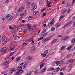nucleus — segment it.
Wrapping results in <instances>:
<instances>
[{"mask_svg": "<svg viewBox=\"0 0 75 75\" xmlns=\"http://www.w3.org/2000/svg\"><path fill=\"white\" fill-rule=\"evenodd\" d=\"M65 46H62L60 49V50H64V49H65Z\"/></svg>", "mask_w": 75, "mask_h": 75, "instance_id": "c9c22d12", "label": "nucleus"}, {"mask_svg": "<svg viewBox=\"0 0 75 75\" xmlns=\"http://www.w3.org/2000/svg\"><path fill=\"white\" fill-rule=\"evenodd\" d=\"M30 41H33V38H30V39H29Z\"/></svg>", "mask_w": 75, "mask_h": 75, "instance_id": "e2e57ef3", "label": "nucleus"}, {"mask_svg": "<svg viewBox=\"0 0 75 75\" xmlns=\"http://www.w3.org/2000/svg\"><path fill=\"white\" fill-rule=\"evenodd\" d=\"M74 61H75V59H71L70 60H69L67 61V63H66L67 64H69L70 63H72Z\"/></svg>", "mask_w": 75, "mask_h": 75, "instance_id": "20e7f679", "label": "nucleus"}, {"mask_svg": "<svg viewBox=\"0 0 75 75\" xmlns=\"http://www.w3.org/2000/svg\"><path fill=\"white\" fill-rule=\"evenodd\" d=\"M65 17L64 16H63L61 17L60 18L59 20V21H60V20H61L62 19V18H63L64 17Z\"/></svg>", "mask_w": 75, "mask_h": 75, "instance_id": "393cba45", "label": "nucleus"}, {"mask_svg": "<svg viewBox=\"0 0 75 75\" xmlns=\"http://www.w3.org/2000/svg\"><path fill=\"white\" fill-rule=\"evenodd\" d=\"M41 55L43 57H45L47 56V54L45 53H42L41 54Z\"/></svg>", "mask_w": 75, "mask_h": 75, "instance_id": "aec40b11", "label": "nucleus"}, {"mask_svg": "<svg viewBox=\"0 0 75 75\" xmlns=\"http://www.w3.org/2000/svg\"><path fill=\"white\" fill-rule=\"evenodd\" d=\"M46 9V8H43L41 9V10H40V13H42V12H43V11H44Z\"/></svg>", "mask_w": 75, "mask_h": 75, "instance_id": "412c9836", "label": "nucleus"}, {"mask_svg": "<svg viewBox=\"0 0 75 75\" xmlns=\"http://www.w3.org/2000/svg\"><path fill=\"white\" fill-rule=\"evenodd\" d=\"M22 68H23V67L22 66H18L17 68L18 71H20V70H21V69H22Z\"/></svg>", "mask_w": 75, "mask_h": 75, "instance_id": "f8f14e48", "label": "nucleus"}, {"mask_svg": "<svg viewBox=\"0 0 75 75\" xmlns=\"http://www.w3.org/2000/svg\"><path fill=\"white\" fill-rule=\"evenodd\" d=\"M70 9H69L67 11V13H69V11H70Z\"/></svg>", "mask_w": 75, "mask_h": 75, "instance_id": "0e129e2a", "label": "nucleus"}, {"mask_svg": "<svg viewBox=\"0 0 75 75\" xmlns=\"http://www.w3.org/2000/svg\"><path fill=\"white\" fill-rule=\"evenodd\" d=\"M45 15H46V13H43L42 16H43V17H44V16H45Z\"/></svg>", "mask_w": 75, "mask_h": 75, "instance_id": "13d9d810", "label": "nucleus"}, {"mask_svg": "<svg viewBox=\"0 0 75 75\" xmlns=\"http://www.w3.org/2000/svg\"><path fill=\"white\" fill-rule=\"evenodd\" d=\"M33 50L34 51L35 50V46H33L31 48V49Z\"/></svg>", "mask_w": 75, "mask_h": 75, "instance_id": "4c0bfd02", "label": "nucleus"}, {"mask_svg": "<svg viewBox=\"0 0 75 75\" xmlns=\"http://www.w3.org/2000/svg\"><path fill=\"white\" fill-rule=\"evenodd\" d=\"M58 41V39H55L52 41V44H54V43H55L56 42Z\"/></svg>", "mask_w": 75, "mask_h": 75, "instance_id": "2eb2a0df", "label": "nucleus"}, {"mask_svg": "<svg viewBox=\"0 0 75 75\" xmlns=\"http://www.w3.org/2000/svg\"><path fill=\"white\" fill-rule=\"evenodd\" d=\"M54 30L55 28H54V27H53L51 29V31H54Z\"/></svg>", "mask_w": 75, "mask_h": 75, "instance_id": "58836bf2", "label": "nucleus"}, {"mask_svg": "<svg viewBox=\"0 0 75 75\" xmlns=\"http://www.w3.org/2000/svg\"><path fill=\"white\" fill-rule=\"evenodd\" d=\"M65 69H66V68L63 67L61 69L60 71H64V70H65Z\"/></svg>", "mask_w": 75, "mask_h": 75, "instance_id": "c756f323", "label": "nucleus"}, {"mask_svg": "<svg viewBox=\"0 0 75 75\" xmlns=\"http://www.w3.org/2000/svg\"><path fill=\"white\" fill-rule=\"evenodd\" d=\"M71 6V4H69V3H68L67 5V7H69V6Z\"/></svg>", "mask_w": 75, "mask_h": 75, "instance_id": "c03bdc74", "label": "nucleus"}, {"mask_svg": "<svg viewBox=\"0 0 75 75\" xmlns=\"http://www.w3.org/2000/svg\"><path fill=\"white\" fill-rule=\"evenodd\" d=\"M16 36H17V35L16 33H14L13 34V37L16 38Z\"/></svg>", "mask_w": 75, "mask_h": 75, "instance_id": "a878e982", "label": "nucleus"}, {"mask_svg": "<svg viewBox=\"0 0 75 75\" xmlns=\"http://www.w3.org/2000/svg\"><path fill=\"white\" fill-rule=\"evenodd\" d=\"M16 71V68L14 67H13V68H12L10 70V72L11 73H13L14 72Z\"/></svg>", "mask_w": 75, "mask_h": 75, "instance_id": "0eeeda50", "label": "nucleus"}, {"mask_svg": "<svg viewBox=\"0 0 75 75\" xmlns=\"http://www.w3.org/2000/svg\"><path fill=\"white\" fill-rule=\"evenodd\" d=\"M37 8V6H34L33 7V8H34L35 10V9H36V8Z\"/></svg>", "mask_w": 75, "mask_h": 75, "instance_id": "864d4df0", "label": "nucleus"}, {"mask_svg": "<svg viewBox=\"0 0 75 75\" xmlns=\"http://www.w3.org/2000/svg\"><path fill=\"white\" fill-rule=\"evenodd\" d=\"M50 2V1H48V0H46L45 1V3H47V4H48V3H49Z\"/></svg>", "mask_w": 75, "mask_h": 75, "instance_id": "8fccbe9b", "label": "nucleus"}, {"mask_svg": "<svg viewBox=\"0 0 75 75\" xmlns=\"http://www.w3.org/2000/svg\"><path fill=\"white\" fill-rule=\"evenodd\" d=\"M26 59H28V60H31L33 58L30 57H28L26 58Z\"/></svg>", "mask_w": 75, "mask_h": 75, "instance_id": "ddd939ff", "label": "nucleus"}, {"mask_svg": "<svg viewBox=\"0 0 75 75\" xmlns=\"http://www.w3.org/2000/svg\"><path fill=\"white\" fill-rule=\"evenodd\" d=\"M23 10L24 7L21 6L18 10V13H20V12H21L22 11H23Z\"/></svg>", "mask_w": 75, "mask_h": 75, "instance_id": "f03ea898", "label": "nucleus"}, {"mask_svg": "<svg viewBox=\"0 0 75 75\" xmlns=\"http://www.w3.org/2000/svg\"><path fill=\"white\" fill-rule=\"evenodd\" d=\"M45 65V63H42V62H41L40 63L39 65H40V69H41V68H42V67L44 66Z\"/></svg>", "mask_w": 75, "mask_h": 75, "instance_id": "39448f33", "label": "nucleus"}, {"mask_svg": "<svg viewBox=\"0 0 75 75\" xmlns=\"http://www.w3.org/2000/svg\"><path fill=\"white\" fill-rule=\"evenodd\" d=\"M10 57H11V55L8 56L5 59L6 60V59H8V58H9Z\"/></svg>", "mask_w": 75, "mask_h": 75, "instance_id": "3c124183", "label": "nucleus"}, {"mask_svg": "<svg viewBox=\"0 0 75 75\" xmlns=\"http://www.w3.org/2000/svg\"><path fill=\"white\" fill-rule=\"evenodd\" d=\"M53 23H54V22H51L48 25V27H50V26H51V25H52V24H53Z\"/></svg>", "mask_w": 75, "mask_h": 75, "instance_id": "c85d7f7f", "label": "nucleus"}, {"mask_svg": "<svg viewBox=\"0 0 75 75\" xmlns=\"http://www.w3.org/2000/svg\"><path fill=\"white\" fill-rule=\"evenodd\" d=\"M31 75V72H30L26 74L25 75Z\"/></svg>", "mask_w": 75, "mask_h": 75, "instance_id": "09e8293b", "label": "nucleus"}, {"mask_svg": "<svg viewBox=\"0 0 75 75\" xmlns=\"http://www.w3.org/2000/svg\"><path fill=\"white\" fill-rule=\"evenodd\" d=\"M59 69H60V68L59 67H58L55 69L54 70V72H58V71H59Z\"/></svg>", "mask_w": 75, "mask_h": 75, "instance_id": "9d476101", "label": "nucleus"}, {"mask_svg": "<svg viewBox=\"0 0 75 75\" xmlns=\"http://www.w3.org/2000/svg\"><path fill=\"white\" fill-rule=\"evenodd\" d=\"M17 31H18L19 32H22V31H23V29L20 28H17Z\"/></svg>", "mask_w": 75, "mask_h": 75, "instance_id": "1a4fd4ad", "label": "nucleus"}, {"mask_svg": "<svg viewBox=\"0 0 75 75\" xmlns=\"http://www.w3.org/2000/svg\"><path fill=\"white\" fill-rule=\"evenodd\" d=\"M71 48H72V46H69L67 48V50H71Z\"/></svg>", "mask_w": 75, "mask_h": 75, "instance_id": "6ab92c4d", "label": "nucleus"}, {"mask_svg": "<svg viewBox=\"0 0 75 75\" xmlns=\"http://www.w3.org/2000/svg\"><path fill=\"white\" fill-rule=\"evenodd\" d=\"M20 59H21V57H18L16 59V61H19Z\"/></svg>", "mask_w": 75, "mask_h": 75, "instance_id": "b1692460", "label": "nucleus"}, {"mask_svg": "<svg viewBox=\"0 0 75 75\" xmlns=\"http://www.w3.org/2000/svg\"><path fill=\"white\" fill-rule=\"evenodd\" d=\"M69 38V36H66L64 38V40L65 41H66L67 40H68V39Z\"/></svg>", "mask_w": 75, "mask_h": 75, "instance_id": "a211bd4d", "label": "nucleus"}, {"mask_svg": "<svg viewBox=\"0 0 75 75\" xmlns=\"http://www.w3.org/2000/svg\"><path fill=\"white\" fill-rule=\"evenodd\" d=\"M71 42L72 44H74L75 42V39H74L72 40H71Z\"/></svg>", "mask_w": 75, "mask_h": 75, "instance_id": "72a5a7b5", "label": "nucleus"}, {"mask_svg": "<svg viewBox=\"0 0 75 75\" xmlns=\"http://www.w3.org/2000/svg\"><path fill=\"white\" fill-rule=\"evenodd\" d=\"M27 43H23V45H27Z\"/></svg>", "mask_w": 75, "mask_h": 75, "instance_id": "338daca9", "label": "nucleus"}, {"mask_svg": "<svg viewBox=\"0 0 75 75\" xmlns=\"http://www.w3.org/2000/svg\"><path fill=\"white\" fill-rule=\"evenodd\" d=\"M20 74V73L19 71L18 70V71H17V72L16 73V75H19V74Z\"/></svg>", "mask_w": 75, "mask_h": 75, "instance_id": "f704fd0d", "label": "nucleus"}, {"mask_svg": "<svg viewBox=\"0 0 75 75\" xmlns=\"http://www.w3.org/2000/svg\"><path fill=\"white\" fill-rule=\"evenodd\" d=\"M19 71V73H20V74H21V73H23V70H21Z\"/></svg>", "mask_w": 75, "mask_h": 75, "instance_id": "79ce46f5", "label": "nucleus"}, {"mask_svg": "<svg viewBox=\"0 0 75 75\" xmlns=\"http://www.w3.org/2000/svg\"><path fill=\"white\" fill-rule=\"evenodd\" d=\"M38 13V11H37L35 13H34L33 14V16H35V15H36V14H37V13Z\"/></svg>", "mask_w": 75, "mask_h": 75, "instance_id": "473e14b6", "label": "nucleus"}, {"mask_svg": "<svg viewBox=\"0 0 75 75\" xmlns=\"http://www.w3.org/2000/svg\"><path fill=\"white\" fill-rule=\"evenodd\" d=\"M60 64H61V65H62V64H64V62L63 61H61L60 62Z\"/></svg>", "mask_w": 75, "mask_h": 75, "instance_id": "49530a36", "label": "nucleus"}, {"mask_svg": "<svg viewBox=\"0 0 75 75\" xmlns=\"http://www.w3.org/2000/svg\"><path fill=\"white\" fill-rule=\"evenodd\" d=\"M13 54H14V52H13L11 53L10 55H11V56H12V55H13Z\"/></svg>", "mask_w": 75, "mask_h": 75, "instance_id": "de8ad7c7", "label": "nucleus"}, {"mask_svg": "<svg viewBox=\"0 0 75 75\" xmlns=\"http://www.w3.org/2000/svg\"><path fill=\"white\" fill-rule=\"evenodd\" d=\"M9 64V62H8V61L5 62L3 63V64H4V65H7V64Z\"/></svg>", "mask_w": 75, "mask_h": 75, "instance_id": "f3484780", "label": "nucleus"}, {"mask_svg": "<svg viewBox=\"0 0 75 75\" xmlns=\"http://www.w3.org/2000/svg\"><path fill=\"white\" fill-rule=\"evenodd\" d=\"M51 3H50L47 5V6H48V7H51Z\"/></svg>", "mask_w": 75, "mask_h": 75, "instance_id": "cd10ccee", "label": "nucleus"}, {"mask_svg": "<svg viewBox=\"0 0 75 75\" xmlns=\"http://www.w3.org/2000/svg\"><path fill=\"white\" fill-rule=\"evenodd\" d=\"M9 1H10V0H6L5 1V3H8V2H9Z\"/></svg>", "mask_w": 75, "mask_h": 75, "instance_id": "a18cd8bd", "label": "nucleus"}, {"mask_svg": "<svg viewBox=\"0 0 75 75\" xmlns=\"http://www.w3.org/2000/svg\"><path fill=\"white\" fill-rule=\"evenodd\" d=\"M13 16H11L9 18V19H8V21H11V20H13Z\"/></svg>", "mask_w": 75, "mask_h": 75, "instance_id": "4be33fe9", "label": "nucleus"}, {"mask_svg": "<svg viewBox=\"0 0 75 75\" xmlns=\"http://www.w3.org/2000/svg\"><path fill=\"white\" fill-rule=\"evenodd\" d=\"M63 74H64V73L62 72H61L60 73V75H62Z\"/></svg>", "mask_w": 75, "mask_h": 75, "instance_id": "774afa93", "label": "nucleus"}, {"mask_svg": "<svg viewBox=\"0 0 75 75\" xmlns=\"http://www.w3.org/2000/svg\"><path fill=\"white\" fill-rule=\"evenodd\" d=\"M60 62L59 61H57L56 62V64L57 65H58L59 64Z\"/></svg>", "mask_w": 75, "mask_h": 75, "instance_id": "37998d69", "label": "nucleus"}, {"mask_svg": "<svg viewBox=\"0 0 75 75\" xmlns=\"http://www.w3.org/2000/svg\"><path fill=\"white\" fill-rule=\"evenodd\" d=\"M34 5H35V4L34 3H32L31 5V6L32 7H33Z\"/></svg>", "mask_w": 75, "mask_h": 75, "instance_id": "bf43d9fd", "label": "nucleus"}, {"mask_svg": "<svg viewBox=\"0 0 75 75\" xmlns=\"http://www.w3.org/2000/svg\"><path fill=\"white\" fill-rule=\"evenodd\" d=\"M20 39V37L19 36H16V38H15L14 40H18Z\"/></svg>", "mask_w": 75, "mask_h": 75, "instance_id": "7c9ffc66", "label": "nucleus"}, {"mask_svg": "<svg viewBox=\"0 0 75 75\" xmlns=\"http://www.w3.org/2000/svg\"><path fill=\"white\" fill-rule=\"evenodd\" d=\"M48 52V50H47L45 51V52H44V53L45 54H47Z\"/></svg>", "mask_w": 75, "mask_h": 75, "instance_id": "603ef678", "label": "nucleus"}, {"mask_svg": "<svg viewBox=\"0 0 75 75\" xmlns=\"http://www.w3.org/2000/svg\"><path fill=\"white\" fill-rule=\"evenodd\" d=\"M6 49H7L6 47H4L1 49V52H4V53L6 52V51H6Z\"/></svg>", "mask_w": 75, "mask_h": 75, "instance_id": "7ed1b4c3", "label": "nucleus"}, {"mask_svg": "<svg viewBox=\"0 0 75 75\" xmlns=\"http://www.w3.org/2000/svg\"><path fill=\"white\" fill-rule=\"evenodd\" d=\"M26 6H27V7H29L30 6V4H29V3H28L26 5Z\"/></svg>", "mask_w": 75, "mask_h": 75, "instance_id": "6e6d98bb", "label": "nucleus"}, {"mask_svg": "<svg viewBox=\"0 0 75 75\" xmlns=\"http://www.w3.org/2000/svg\"><path fill=\"white\" fill-rule=\"evenodd\" d=\"M66 11H67V10L65 9H63L62 10L61 13L63 14L65 13Z\"/></svg>", "mask_w": 75, "mask_h": 75, "instance_id": "9b49d317", "label": "nucleus"}, {"mask_svg": "<svg viewBox=\"0 0 75 75\" xmlns=\"http://www.w3.org/2000/svg\"><path fill=\"white\" fill-rule=\"evenodd\" d=\"M47 34H48V33H45L43 34V36H44V37H45V36H46V35H47Z\"/></svg>", "mask_w": 75, "mask_h": 75, "instance_id": "ea45409f", "label": "nucleus"}, {"mask_svg": "<svg viewBox=\"0 0 75 75\" xmlns=\"http://www.w3.org/2000/svg\"><path fill=\"white\" fill-rule=\"evenodd\" d=\"M25 13H23L20 15L21 17H23V16H25L26 15Z\"/></svg>", "mask_w": 75, "mask_h": 75, "instance_id": "bb28decb", "label": "nucleus"}, {"mask_svg": "<svg viewBox=\"0 0 75 75\" xmlns=\"http://www.w3.org/2000/svg\"><path fill=\"white\" fill-rule=\"evenodd\" d=\"M48 70L49 71H52V70H51V68L49 69H48Z\"/></svg>", "mask_w": 75, "mask_h": 75, "instance_id": "69168bd1", "label": "nucleus"}, {"mask_svg": "<svg viewBox=\"0 0 75 75\" xmlns=\"http://www.w3.org/2000/svg\"><path fill=\"white\" fill-rule=\"evenodd\" d=\"M34 50H33V49H31L30 50V52H33V51H34Z\"/></svg>", "mask_w": 75, "mask_h": 75, "instance_id": "5fc2aeb1", "label": "nucleus"}, {"mask_svg": "<svg viewBox=\"0 0 75 75\" xmlns=\"http://www.w3.org/2000/svg\"><path fill=\"white\" fill-rule=\"evenodd\" d=\"M27 29H24V33H27Z\"/></svg>", "mask_w": 75, "mask_h": 75, "instance_id": "e433bc0d", "label": "nucleus"}, {"mask_svg": "<svg viewBox=\"0 0 75 75\" xmlns=\"http://www.w3.org/2000/svg\"><path fill=\"white\" fill-rule=\"evenodd\" d=\"M43 37H41L40 38H38V41H40V40H42V39H43Z\"/></svg>", "mask_w": 75, "mask_h": 75, "instance_id": "2f4dec72", "label": "nucleus"}, {"mask_svg": "<svg viewBox=\"0 0 75 75\" xmlns=\"http://www.w3.org/2000/svg\"><path fill=\"white\" fill-rule=\"evenodd\" d=\"M46 69H47V67H45L43 69H42L41 70V73L42 74L46 70Z\"/></svg>", "mask_w": 75, "mask_h": 75, "instance_id": "6e6552de", "label": "nucleus"}, {"mask_svg": "<svg viewBox=\"0 0 75 75\" xmlns=\"http://www.w3.org/2000/svg\"><path fill=\"white\" fill-rule=\"evenodd\" d=\"M68 25H69V24H68V23H67L64 26H63V28H65L66 27H67V26H68Z\"/></svg>", "mask_w": 75, "mask_h": 75, "instance_id": "5701e85b", "label": "nucleus"}, {"mask_svg": "<svg viewBox=\"0 0 75 75\" xmlns=\"http://www.w3.org/2000/svg\"><path fill=\"white\" fill-rule=\"evenodd\" d=\"M28 27H31V25H30L28 24L27 25Z\"/></svg>", "mask_w": 75, "mask_h": 75, "instance_id": "680f3d73", "label": "nucleus"}, {"mask_svg": "<svg viewBox=\"0 0 75 75\" xmlns=\"http://www.w3.org/2000/svg\"><path fill=\"white\" fill-rule=\"evenodd\" d=\"M10 16H11V15H10V14H8L5 17L6 19H7V18H9Z\"/></svg>", "mask_w": 75, "mask_h": 75, "instance_id": "dca6fc26", "label": "nucleus"}, {"mask_svg": "<svg viewBox=\"0 0 75 75\" xmlns=\"http://www.w3.org/2000/svg\"><path fill=\"white\" fill-rule=\"evenodd\" d=\"M3 43L4 44H6L7 41V38L6 37H5L3 38Z\"/></svg>", "mask_w": 75, "mask_h": 75, "instance_id": "423d86ee", "label": "nucleus"}, {"mask_svg": "<svg viewBox=\"0 0 75 75\" xmlns=\"http://www.w3.org/2000/svg\"><path fill=\"white\" fill-rule=\"evenodd\" d=\"M14 57H12L11 58V61H12V60H13L14 59Z\"/></svg>", "mask_w": 75, "mask_h": 75, "instance_id": "052dcab7", "label": "nucleus"}, {"mask_svg": "<svg viewBox=\"0 0 75 75\" xmlns=\"http://www.w3.org/2000/svg\"><path fill=\"white\" fill-rule=\"evenodd\" d=\"M51 37H52L50 36L49 37L45 38L42 41V42H45L46 41H48V40L51 39Z\"/></svg>", "mask_w": 75, "mask_h": 75, "instance_id": "f257e3e1", "label": "nucleus"}, {"mask_svg": "<svg viewBox=\"0 0 75 75\" xmlns=\"http://www.w3.org/2000/svg\"><path fill=\"white\" fill-rule=\"evenodd\" d=\"M32 18L33 17L32 16H29L28 18V20H31L32 19Z\"/></svg>", "mask_w": 75, "mask_h": 75, "instance_id": "a19ab883", "label": "nucleus"}, {"mask_svg": "<svg viewBox=\"0 0 75 75\" xmlns=\"http://www.w3.org/2000/svg\"><path fill=\"white\" fill-rule=\"evenodd\" d=\"M72 23V21H70V22H69L68 23H67L68 24H69V25L71 24V23Z\"/></svg>", "mask_w": 75, "mask_h": 75, "instance_id": "4d7b16f0", "label": "nucleus"}, {"mask_svg": "<svg viewBox=\"0 0 75 75\" xmlns=\"http://www.w3.org/2000/svg\"><path fill=\"white\" fill-rule=\"evenodd\" d=\"M27 63H26L24 65H23V69H25V68H26V67L27 66Z\"/></svg>", "mask_w": 75, "mask_h": 75, "instance_id": "4468645a", "label": "nucleus"}]
</instances>
